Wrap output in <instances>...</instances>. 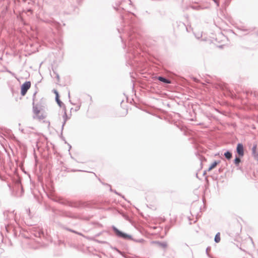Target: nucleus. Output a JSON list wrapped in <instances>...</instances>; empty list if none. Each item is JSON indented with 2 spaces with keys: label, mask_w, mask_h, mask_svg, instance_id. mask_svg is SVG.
Listing matches in <instances>:
<instances>
[{
  "label": "nucleus",
  "mask_w": 258,
  "mask_h": 258,
  "mask_svg": "<svg viewBox=\"0 0 258 258\" xmlns=\"http://www.w3.org/2000/svg\"><path fill=\"white\" fill-rule=\"evenodd\" d=\"M113 229L116 235L119 237H122L124 239H131L132 238L131 236L121 232L115 227H113Z\"/></svg>",
  "instance_id": "obj_1"
},
{
  "label": "nucleus",
  "mask_w": 258,
  "mask_h": 258,
  "mask_svg": "<svg viewBox=\"0 0 258 258\" xmlns=\"http://www.w3.org/2000/svg\"><path fill=\"white\" fill-rule=\"evenodd\" d=\"M31 87V83L25 82L21 86V94L24 95L26 94L27 90Z\"/></svg>",
  "instance_id": "obj_2"
},
{
  "label": "nucleus",
  "mask_w": 258,
  "mask_h": 258,
  "mask_svg": "<svg viewBox=\"0 0 258 258\" xmlns=\"http://www.w3.org/2000/svg\"><path fill=\"white\" fill-rule=\"evenodd\" d=\"M236 152L240 156H243L244 155L243 146L241 143H238L236 147Z\"/></svg>",
  "instance_id": "obj_3"
},
{
  "label": "nucleus",
  "mask_w": 258,
  "mask_h": 258,
  "mask_svg": "<svg viewBox=\"0 0 258 258\" xmlns=\"http://www.w3.org/2000/svg\"><path fill=\"white\" fill-rule=\"evenodd\" d=\"M220 162L219 161H214L211 164V166L209 167V171L211 170L213 168H214L217 165L219 164Z\"/></svg>",
  "instance_id": "obj_4"
},
{
  "label": "nucleus",
  "mask_w": 258,
  "mask_h": 258,
  "mask_svg": "<svg viewBox=\"0 0 258 258\" xmlns=\"http://www.w3.org/2000/svg\"><path fill=\"white\" fill-rule=\"evenodd\" d=\"M158 80L162 82H164V83H170V82L169 80L162 77H159Z\"/></svg>",
  "instance_id": "obj_5"
},
{
  "label": "nucleus",
  "mask_w": 258,
  "mask_h": 258,
  "mask_svg": "<svg viewBox=\"0 0 258 258\" xmlns=\"http://www.w3.org/2000/svg\"><path fill=\"white\" fill-rule=\"evenodd\" d=\"M214 241L215 242L218 243L220 241V233H218L216 234V236H215L214 238Z\"/></svg>",
  "instance_id": "obj_6"
},
{
  "label": "nucleus",
  "mask_w": 258,
  "mask_h": 258,
  "mask_svg": "<svg viewBox=\"0 0 258 258\" xmlns=\"http://www.w3.org/2000/svg\"><path fill=\"white\" fill-rule=\"evenodd\" d=\"M224 156L228 159H230L232 157V154L229 152H226L224 153Z\"/></svg>",
  "instance_id": "obj_7"
},
{
  "label": "nucleus",
  "mask_w": 258,
  "mask_h": 258,
  "mask_svg": "<svg viewBox=\"0 0 258 258\" xmlns=\"http://www.w3.org/2000/svg\"><path fill=\"white\" fill-rule=\"evenodd\" d=\"M33 112L35 114L36 116H37L39 113V110L36 106L33 107Z\"/></svg>",
  "instance_id": "obj_8"
},
{
  "label": "nucleus",
  "mask_w": 258,
  "mask_h": 258,
  "mask_svg": "<svg viewBox=\"0 0 258 258\" xmlns=\"http://www.w3.org/2000/svg\"><path fill=\"white\" fill-rule=\"evenodd\" d=\"M240 162V158L238 157H236L234 160V164L236 166H238V165L239 164Z\"/></svg>",
  "instance_id": "obj_9"
},
{
  "label": "nucleus",
  "mask_w": 258,
  "mask_h": 258,
  "mask_svg": "<svg viewBox=\"0 0 258 258\" xmlns=\"http://www.w3.org/2000/svg\"><path fill=\"white\" fill-rule=\"evenodd\" d=\"M56 101L57 102V103H58V104L61 106V104H62L61 102L60 101V100L59 99V96H56Z\"/></svg>",
  "instance_id": "obj_10"
},
{
  "label": "nucleus",
  "mask_w": 258,
  "mask_h": 258,
  "mask_svg": "<svg viewBox=\"0 0 258 258\" xmlns=\"http://www.w3.org/2000/svg\"><path fill=\"white\" fill-rule=\"evenodd\" d=\"M135 241L139 243H143L145 241V240L143 239H139L138 240H136Z\"/></svg>",
  "instance_id": "obj_11"
},
{
  "label": "nucleus",
  "mask_w": 258,
  "mask_h": 258,
  "mask_svg": "<svg viewBox=\"0 0 258 258\" xmlns=\"http://www.w3.org/2000/svg\"><path fill=\"white\" fill-rule=\"evenodd\" d=\"M159 244L163 248H165L167 247V244L166 243H162Z\"/></svg>",
  "instance_id": "obj_12"
},
{
  "label": "nucleus",
  "mask_w": 258,
  "mask_h": 258,
  "mask_svg": "<svg viewBox=\"0 0 258 258\" xmlns=\"http://www.w3.org/2000/svg\"><path fill=\"white\" fill-rule=\"evenodd\" d=\"M53 92H54V94L56 95V96H59L58 93V92L56 90H54L53 91Z\"/></svg>",
  "instance_id": "obj_13"
},
{
  "label": "nucleus",
  "mask_w": 258,
  "mask_h": 258,
  "mask_svg": "<svg viewBox=\"0 0 258 258\" xmlns=\"http://www.w3.org/2000/svg\"><path fill=\"white\" fill-rule=\"evenodd\" d=\"M64 116H66V112H64Z\"/></svg>",
  "instance_id": "obj_14"
}]
</instances>
